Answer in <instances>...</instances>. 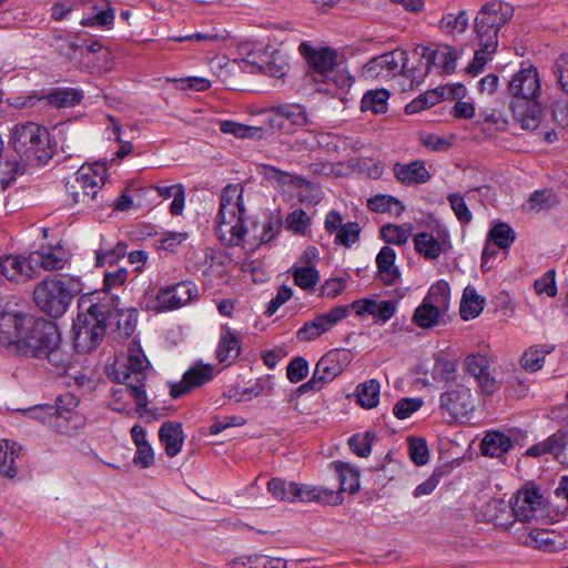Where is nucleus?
<instances>
[{
  "instance_id": "f257e3e1",
  "label": "nucleus",
  "mask_w": 568,
  "mask_h": 568,
  "mask_svg": "<svg viewBox=\"0 0 568 568\" xmlns=\"http://www.w3.org/2000/svg\"><path fill=\"white\" fill-rule=\"evenodd\" d=\"M16 354L28 357L45 358L52 366L68 371L71 363V353L61 344L58 327L44 320L32 317V325H28Z\"/></svg>"
},
{
  "instance_id": "f03ea898",
  "label": "nucleus",
  "mask_w": 568,
  "mask_h": 568,
  "mask_svg": "<svg viewBox=\"0 0 568 568\" xmlns=\"http://www.w3.org/2000/svg\"><path fill=\"white\" fill-rule=\"evenodd\" d=\"M82 292L78 278L70 276L53 277L38 284L33 291L38 307L51 317L62 316L74 296Z\"/></svg>"
},
{
  "instance_id": "7ed1b4c3",
  "label": "nucleus",
  "mask_w": 568,
  "mask_h": 568,
  "mask_svg": "<svg viewBox=\"0 0 568 568\" xmlns=\"http://www.w3.org/2000/svg\"><path fill=\"white\" fill-rule=\"evenodd\" d=\"M105 176L106 169L103 164L82 165L65 184L64 204L78 210L91 206L104 184Z\"/></svg>"
},
{
  "instance_id": "20e7f679",
  "label": "nucleus",
  "mask_w": 568,
  "mask_h": 568,
  "mask_svg": "<svg viewBox=\"0 0 568 568\" xmlns=\"http://www.w3.org/2000/svg\"><path fill=\"white\" fill-rule=\"evenodd\" d=\"M10 141L16 152L28 163L42 164L50 158L49 133L34 122L19 123L11 131Z\"/></svg>"
},
{
  "instance_id": "39448f33",
  "label": "nucleus",
  "mask_w": 568,
  "mask_h": 568,
  "mask_svg": "<svg viewBox=\"0 0 568 568\" xmlns=\"http://www.w3.org/2000/svg\"><path fill=\"white\" fill-rule=\"evenodd\" d=\"M301 48L312 70L325 81H332L339 89L349 88L353 84L352 75L338 69L343 62V55L337 50L328 47L312 48L306 44H302Z\"/></svg>"
},
{
  "instance_id": "423d86ee",
  "label": "nucleus",
  "mask_w": 568,
  "mask_h": 568,
  "mask_svg": "<svg viewBox=\"0 0 568 568\" xmlns=\"http://www.w3.org/2000/svg\"><path fill=\"white\" fill-rule=\"evenodd\" d=\"M267 490L274 498L291 503L321 501L328 505H339L343 503L341 494L332 489L318 486L297 485L294 481H287L281 478H272L267 483Z\"/></svg>"
},
{
  "instance_id": "0eeeda50",
  "label": "nucleus",
  "mask_w": 568,
  "mask_h": 568,
  "mask_svg": "<svg viewBox=\"0 0 568 568\" xmlns=\"http://www.w3.org/2000/svg\"><path fill=\"white\" fill-rule=\"evenodd\" d=\"M513 14V6L501 0H490L480 8L475 18V28L478 38L485 41L487 50L497 49L498 31Z\"/></svg>"
},
{
  "instance_id": "6e6552de",
  "label": "nucleus",
  "mask_w": 568,
  "mask_h": 568,
  "mask_svg": "<svg viewBox=\"0 0 568 568\" xmlns=\"http://www.w3.org/2000/svg\"><path fill=\"white\" fill-rule=\"evenodd\" d=\"M104 321V312L98 304L90 305L87 313L78 314L73 325L78 352L88 353L99 345L105 333Z\"/></svg>"
},
{
  "instance_id": "1a4fd4ad",
  "label": "nucleus",
  "mask_w": 568,
  "mask_h": 568,
  "mask_svg": "<svg viewBox=\"0 0 568 568\" xmlns=\"http://www.w3.org/2000/svg\"><path fill=\"white\" fill-rule=\"evenodd\" d=\"M515 517L523 523L550 521V506L545 493L534 484L519 489L511 498Z\"/></svg>"
},
{
  "instance_id": "9d476101",
  "label": "nucleus",
  "mask_w": 568,
  "mask_h": 568,
  "mask_svg": "<svg viewBox=\"0 0 568 568\" xmlns=\"http://www.w3.org/2000/svg\"><path fill=\"white\" fill-rule=\"evenodd\" d=\"M199 296L193 282H180L159 290L154 296H146L143 307L155 313L170 312L183 307Z\"/></svg>"
},
{
  "instance_id": "9b49d317",
  "label": "nucleus",
  "mask_w": 568,
  "mask_h": 568,
  "mask_svg": "<svg viewBox=\"0 0 568 568\" xmlns=\"http://www.w3.org/2000/svg\"><path fill=\"white\" fill-rule=\"evenodd\" d=\"M450 301V288L447 282L438 281L433 284L423 303L414 313V322L417 326L429 328L437 324L438 318L444 314Z\"/></svg>"
},
{
  "instance_id": "f8f14e48",
  "label": "nucleus",
  "mask_w": 568,
  "mask_h": 568,
  "mask_svg": "<svg viewBox=\"0 0 568 568\" xmlns=\"http://www.w3.org/2000/svg\"><path fill=\"white\" fill-rule=\"evenodd\" d=\"M149 367L150 363L142 348L138 344L131 343L126 356L115 362L109 371V376L121 383L145 385Z\"/></svg>"
},
{
  "instance_id": "ddd939ff",
  "label": "nucleus",
  "mask_w": 568,
  "mask_h": 568,
  "mask_svg": "<svg viewBox=\"0 0 568 568\" xmlns=\"http://www.w3.org/2000/svg\"><path fill=\"white\" fill-rule=\"evenodd\" d=\"M464 367L483 393L491 395L500 388L501 375L493 357L481 353L470 354L465 358Z\"/></svg>"
},
{
  "instance_id": "4468645a",
  "label": "nucleus",
  "mask_w": 568,
  "mask_h": 568,
  "mask_svg": "<svg viewBox=\"0 0 568 568\" xmlns=\"http://www.w3.org/2000/svg\"><path fill=\"white\" fill-rule=\"evenodd\" d=\"M118 386L112 388L110 406L118 413L130 414L133 405L140 414L148 412V395L145 385L135 383L116 382Z\"/></svg>"
},
{
  "instance_id": "2eb2a0df",
  "label": "nucleus",
  "mask_w": 568,
  "mask_h": 568,
  "mask_svg": "<svg viewBox=\"0 0 568 568\" xmlns=\"http://www.w3.org/2000/svg\"><path fill=\"white\" fill-rule=\"evenodd\" d=\"M408 62L405 50L396 49L390 52L372 58L363 68L366 79L385 80L402 74Z\"/></svg>"
},
{
  "instance_id": "dca6fc26",
  "label": "nucleus",
  "mask_w": 568,
  "mask_h": 568,
  "mask_svg": "<svg viewBox=\"0 0 568 568\" xmlns=\"http://www.w3.org/2000/svg\"><path fill=\"white\" fill-rule=\"evenodd\" d=\"M28 325H32V316L19 312H0V345L17 353Z\"/></svg>"
},
{
  "instance_id": "f3484780",
  "label": "nucleus",
  "mask_w": 568,
  "mask_h": 568,
  "mask_svg": "<svg viewBox=\"0 0 568 568\" xmlns=\"http://www.w3.org/2000/svg\"><path fill=\"white\" fill-rule=\"evenodd\" d=\"M345 356L339 351H331L323 355L315 365L312 378L302 385L304 390H320L325 384L335 379L345 367Z\"/></svg>"
},
{
  "instance_id": "a211bd4d",
  "label": "nucleus",
  "mask_w": 568,
  "mask_h": 568,
  "mask_svg": "<svg viewBox=\"0 0 568 568\" xmlns=\"http://www.w3.org/2000/svg\"><path fill=\"white\" fill-rule=\"evenodd\" d=\"M439 405L454 418L466 417L475 409V396L470 387L455 384L442 393Z\"/></svg>"
},
{
  "instance_id": "6ab92c4d",
  "label": "nucleus",
  "mask_w": 568,
  "mask_h": 568,
  "mask_svg": "<svg viewBox=\"0 0 568 568\" xmlns=\"http://www.w3.org/2000/svg\"><path fill=\"white\" fill-rule=\"evenodd\" d=\"M246 63L252 67V71L255 69L261 73L277 79L283 78L287 71V62L284 55L270 47L256 48L250 52Z\"/></svg>"
},
{
  "instance_id": "aec40b11",
  "label": "nucleus",
  "mask_w": 568,
  "mask_h": 568,
  "mask_svg": "<svg viewBox=\"0 0 568 568\" xmlns=\"http://www.w3.org/2000/svg\"><path fill=\"white\" fill-rule=\"evenodd\" d=\"M540 79L537 69L531 64H523L509 81V92L516 101H532L540 93Z\"/></svg>"
},
{
  "instance_id": "412c9836",
  "label": "nucleus",
  "mask_w": 568,
  "mask_h": 568,
  "mask_svg": "<svg viewBox=\"0 0 568 568\" xmlns=\"http://www.w3.org/2000/svg\"><path fill=\"white\" fill-rule=\"evenodd\" d=\"M214 374V366L196 363L184 373L180 383L171 385L170 394L173 398H178L191 389L210 382Z\"/></svg>"
},
{
  "instance_id": "4be33fe9",
  "label": "nucleus",
  "mask_w": 568,
  "mask_h": 568,
  "mask_svg": "<svg viewBox=\"0 0 568 568\" xmlns=\"http://www.w3.org/2000/svg\"><path fill=\"white\" fill-rule=\"evenodd\" d=\"M415 52L426 61L428 69L436 67L446 74L453 73L456 69L457 51L450 45H438L436 49L417 47Z\"/></svg>"
},
{
  "instance_id": "5701e85b",
  "label": "nucleus",
  "mask_w": 568,
  "mask_h": 568,
  "mask_svg": "<svg viewBox=\"0 0 568 568\" xmlns=\"http://www.w3.org/2000/svg\"><path fill=\"white\" fill-rule=\"evenodd\" d=\"M357 316L372 315L375 322H388L397 311V304L394 301L377 300L367 297L356 300L351 304Z\"/></svg>"
},
{
  "instance_id": "b1692460",
  "label": "nucleus",
  "mask_w": 568,
  "mask_h": 568,
  "mask_svg": "<svg viewBox=\"0 0 568 568\" xmlns=\"http://www.w3.org/2000/svg\"><path fill=\"white\" fill-rule=\"evenodd\" d=\"M545 454L552 455L561 465L568 467V434L556 433L526 450V456L529 457L537 458Z\"/></svg>"
},
{
  "instance_id": "393cba45",
  "label": "nucleus",
  "mask_w": 568,
  "mask_h": 568,
  "mask_svg": "<svg viewBox=\"0 0 568 568\" xmlns=\"http://www.w3.org/2000/svg\"><path fill=\"white\" fill-rule=\"evenodd\" d=\"M480 514L484 520L504 529H508L517 520L513 500L491 499L483 506Z\"/></svg>"
},
{
  "instance_id": "a878e982",
  "label": "nucleus",
  "mask_w": 568,
  "mask_h": 568,
  "mask_svg": "<svg viewBox=\"0 0 568 568\" xmlns=\"http://www.w3.org/2000/svg\"><path fill=\"white\" fill-rule=\"evenodd\" d=\"M308 123V116L305 108L301 104H283L274 110V116L271 120L273 128L290 131L291 126H304Z\"/></svg>"
},
{
  "instance_id": "bb28decb",
  "label": "nucleus",
  "mask_w": 568,
  "mask_h": 568,
  "mask_svg": "<svg viewBox=\"0 0 568 568\" xmlns=\"http://www.w3.org/2000/svg\"><path fill=\"white\" fill-rule=\"evenodd\" d=\"M216 236L225 245H239L245 234L243 226V216L235 215L233 219L222 217L217 215Z\"/></svg>"
},
{
  "instance_id": "cd10ccee",
  "label": "nucleus",
  "mask_w": 568,
  "mask_h": 568,
  "mask_svg": "<svg viewBox=\"0 0 568 568\" xmlns=\"http://www.w3.org/2000/svg\"><path fill=\"white\" fill-rule=\"evenodd\" d=\"M29 261L39 264L44 270L57 271L63 268L68 261V254L61 246H42L39 251L30 254Z\"/></svg>"
},
{
  "instance_id": "c85d7f7f",
  "label": "nucleus",
  "mask_w": 568,
  "mask_h": 568,
  "mask_svg": "<svg viewBox=\"0 0 568 568\" xmlns=\"http://www.w3.org/2000/svg\"><path fill=\"white\" fill-rule=\"evenodd\" d=\"M243 187L240 184L226 185L221 194L220 211L217 215L222 217L233 219L235 215L243 216Z\"/></svg>"
},
{
  "instance_id": "c756f323",
  "label": "nucleus",
  "mask_w": 568,
  "mask_h": 568,
  "mask_svg": "<svg viewBox=\"0 0 568 568\" xmlns=\"http://www.w3.org/2000/svg\"><path fill=\"white\" fill-rule=\"evenodd\" d=\"M396 179L405 184H423L429 181L430 173L423 161L416 160L410 163H396L393 169Z\"/></svg>"
},
{
  "instance_id": "7c9ffc66",
  "label": "nucleus",
  "mask_w": 568,
  "mask_h": 568,
  "mask_svg": "<svg viewBox=\"0 0 568 568\" xmlns=\"http://www.w3.org/2000/svg\"><path fill=\"white\" fill-rule=\"evenodd\" d=\"M396 252L390 246H383L376 255V266L379 280L386 285H393L400 276L395 265Z\"/></svg>"
},
{
  "instance_id": "2f4dec72",
  "label": "nucleus",
  "mask_w": 568,
  "mask_h": 568,
  "mask_svg": "<svg viewBox=\"0 0 568 568\" xmlns=\"http://www.w3.org/2000/svg\"><path fill=\"white\" fill-rule=\"evenodd\" d=\"M511 448L513 440L498 430L487 432L480 444L481 454L491 458H503Z\"/></svg>"
},
{
  "instance_id": "473e14b6",
  "label": "nucleus",
  "mask_w": 568,
  "mask_h": 568,
  "mask_svg": "<svg viewBox=\"0 0 568 568\" xmlns=\"http://www.w3.org/2000/svg\"><path fill=\"white\" fill-rule=\"evenodd\" d=\"M159 437L169 457H174L182 450L184 434L181 424L173 422L164 423L160 427Z\"/></svg>"
},
{
  "instance_id": "72a5a7b5",
  "label": "nucleus",
  "mask_w": 568,
  "mask_h": 568,
  "mask_svg": "<svg viewBox=\"0 0 568 568\" xmlns=\"http://www.w3.org/2000/svg\"><path fill=\"white\" fill-rule=\"evenodd\" d=\"M21 454V446L9 439L0 440V475L13 478L18 474L16 459Z\"/></svg>"
},
{
  "instance_id": "f704fd0d",
  "label": "nucleus",
  "mask_w": 568,
  "mask_h": 568,
  "mask_svg": "<svg viewBox=\"0 0 568 568\" xmlns=\"http://www.w3.org/2000/svg\"><path fill=\"white\" fill-rule=\"evenodd\" d=\"M515 120L524 130L532 131L539 125V109L535 100L516 101L513 104Z\"/></svg>"
},
{
  "instance_id": "c9c22d12",
  "label": "nucleus",
  "mask_w": 568,
  "mask_h": 568,
  "mask_svg": "<svg viewBox=\"0 0 568 568\" xmlns=\"http://www.w3.org/2000/svg\"><path fill=\"white\" fill-rule=\"evenodd\" d=\"M240 341L229 328L223 327L216 348V356L220 363H231L240 355Z\"/></svg>"
},
{
  "instance_id": "e433bc0d",
  "label": "nucleus",
  "mask_w": 568,
  "mask_h": 568,
  "mask_svg": "<svg viewBox=\"0 0 568 568\" xmlns=\"http://www.w3.org/2000/svg\"><path fill=\"white\" fill-rule=\"evenodd\" d=\"M29 264L26 258L7 255L0 258V273L10 281H22L30 276Z\"/></svg>"
},
{
  "instance_id": "4c0bfd02",
  "label": "nucleus",
  "mask_w": 568,
  "mask_h": 568,
  "mask_svg": "<svg viewBox=\"0 0 568 568\" xmlns=\"http://www.w3.org/2000/svg\"><path fill=\"white\" fill-rule=\"evenodd\" d=\"M485 300L478 295L475 287L467 286L464 290L460 302V316L463 320H471L477 317L484 310Z\"/></svg>"
},
{
  "instance_id": "58836bf2",
  "label": "nucleus",
  "mask_w": 568,
  "mask_h": 568,
  "mask_svg": "<svg viewBox=\"0 0 568 568\" xmlns=\"http://www.w3.org/2000/svg\"><path fill=\"white\" fill-rule=\"evenodd\" d=\"M335 470L338 474L341 483L339 490L337 493L343 496V493L355 494L359 489V471L348 464L337 462L335 463ZM336 493V490H334ZM344 499V497H342Z\"/></svg>"
},
{
  "instance_id": "ea45409f",
  "label": "nucleus",
  "mask_w": 568,
  "mask_h": 568,
  "mask_svg": "<svg viewBox=\"0 0 568 568\" xmlns=\"http://www.w3.org/2000/svg\"><path fill=\"white\" fill-rule=\"evenodd\" d=\"M367 207L376 213H387L392 216H399L405 206L403 203L392 195L377 194L367 200Z\"/></svg>"
},
{
  "instance_id": "a19ab883",
  "label": "nucleus",
  "mask_w": 568,
  "mask_h": 568,
  "mask_svg": "<svg viewBox=\"0 0 568 568\" xmlns=\"http://www.w3.org/2000/svg\"><path fill=\"white\" fill-rule=\"evenodd\" d=\"M358 404L366 409L374 408L379 403L381 384L377 379H368L356 386Z\"/></svg>"
},
{
  "instance_id": "79ce46f5",
  "label": "nucleus",
  "mask_w": 568,
  "mask_h": 568,
  "mask_svg": "<svg viewBox=\"0 0 568 568\" xmlns=\"http://www.w3.org/2000/svg\"><path fill=\"white\" fill-rule=\"evenodd\" d=\"M415 250L426 260H435L444 252V243L429 233H418L414 237Z\"/></svg>"
},
{
  "instance_id": "37998d69",
  "label": "nucleus",
  "mask_w": 568,
  "mask_h": 568,
  "mask_svg": "<svg viewBox=\"0 0 568 568\" xmlns=\"http://www.w3.org/2000/svg\"><path fill=\"white\" fill-rule=\"evenodd\" d=\"M550 345H535L529 347L521 356V367L527 372L539 371L545 363V358L552 352Z\"/></svg>"
},
{
  "instance_id": "c03bdc74",
  "label": "nucleus",
  "mask_w": 568,
  "mask_h": 568,
  "mask_svg": "<svg viewBox=\"0 0 568 568\" xmlns=\"http://www.w3.org/2000/svg\"><path fill=\"white\" fill-rule=\"evenodd\" d=\"M413 225L410 223L386 224L381 227L382 239L389 244L404 245L412 236Z\"/></svg>"
},
{
  "instance_id": "a18cd8bd",
  "label": "nucleus",
  "mask_w": 568,
  "mask_h": 568,
  "mask_svg": "<svg viewBox=\"0 0 568 568\" xmlns=\"http://www.w3.org/2000/svg\"><path fill=\"white\" fill-rule=\"evenodd\" d=\"M469 17L465 10L457 13H447L439 21V29L449 36H458L466 31Z\"/></svg>"
},
{
  "instance_id": "49530a36",
  "label": "nucleus",
  "mask_w": 568,
  "mask_h": 568,
  "mask_svg": "<svg viewBox=\"0 0 568 568\" xmlns=\"http://www.w3.org/2000/svg\"><path fill=\"white\" fill-rule=\"evenodd\" d=\"M293 281L300 288L311 292L314 291L320 282V272L317 267L291 266L290 270Z\"/></svg>"
},
{
  "instance_id": "de8ad7c7",
  "label": "nucleus",
  "mask_w": 568,
  "mask_h": 568,
  "mask_svg": "<svg viewBox=\"0 0 568 568\" xmlns=\"http://www.w3.org/2000/svg\"><path fill=\"white\" fill-rule=\"evenodd\" d=\"M82 95L72 88L55 89L45 95L47 102L55 108H69L78 104Z\"/></svg>"
},
{
  "instance_id": "09e8293b",
  "label": "nucleus",
  "mask_w": 568,
  "mask_h": 568,
  "mask_svg": "<svg viewBox=\"0 0 568 568\" xmlns=\"http://www.w3.org/2000/svg\"><path fill=\"white\" fill-rule=\"evenodd\" d=\"M282 221L280 217H267L260 223H255L252 229V236L258 243H268L280 232Z\"/></svg>"
},
{
  "instance_id": "8fccbe9b",
  "label": "nucleus",
  "mask_w": 568,
  "mask_h": 568,
  "mask_svg": "<svg viewBox=\"0 0 568 568\" xmlns=\"http://www.w3.org/2000/svg\"><path fill=\"white\" fill-rule=\"evenodd\" d=\"M347 305H338L331 308L328 312L316 316L313 322L317 326L321 334L331 331L339 321L348 315Z\"/></svg>"
},
{
  "instance_id": "3c124183",
  "label": "nucleus",
  "mask_w": 568,
  "mask_h": 568,
  "mask_svg": "<svg viewBox=\"0 0 568 568\" xmlns=\"http://www.w3.org/2000/svg\"><path fill=\"white\" fill-rule=\"evenodd\" d=\"M114 11L106 3L102 7L95 6L91 16L82 18L81 24L83 27H104L111 29L114 22Z\"/></svg>"
},
{
  "instance_id": "603ef678",
  "label": "nucleus",
  "mask_w": 568,
  "mask_h": 568,
  "mask_svg": "<svg viewBox=\"0 0 568 568\" xmlns=\"http://www.w3.org/2000/svg\"><path fill=\"white\" fill-rule=\"evenodd\" d=\"M220 130L240 139H262L264 135V130L260 126L244 125L234 121L221 122Z\"/></svg>"
},
{
  "instance_id": "864d4df0",
  "label": "nucleus",
  "mask_w": 568,
  "mask_h": 568,
  "mask_svg": "<svg viewBox=\"0 0 568 568\" xmlns=\"http://www.w3.org/2000/svg\"><path fill=\"white\" fill-rule=\"evenodd\" d=\"M388 98L389 94L386 90L368 91L361 101V108L363 111H371L374 114L385 113Z\"/></svg>"
},
{
  "instance_id": "5fc2aeb1",
  "label": "nucleus",
  "mask_w": 568,
  "mask_h": 568,
  "mask_svg": "<svg viewBox=\"0 0 568 568\" xmlns=\"http://www.w3.org/2000/svg\"><path fill=\"white\" fill-rule=\"evenodd\" d=\"M156 191L164 199H173L170 205L172 214L180 215L183 212L185 195L182 184L159 185L156 186Z\"/></svg>"
},
{
  "instance_id": "6e6d98bb",
  "label": "nucleus",
  "mask_w": 568,
  "mask_h": 568,
  "mask_svg": "<svg viewBox=\"0 0 568 568\" xmlns=\"http://www.w3.org/2000/svg\"><path fill=\"white\" fill-rule=\"evenodd\" d=\"M521 541L528 547L547 551H554L556 549L552 532L544 529L530 530L523 537Z\"/></svg>"
},
{
  "instance_id": "4d7b16f0",
  "label": "nucleus",
  "mask_w": 568,
  "mask_h": 568,
  "mask_svg": "<svg viewBox=\"0 0 568 568\" xmlns=\"http://www.w3.org/2000/svg\"><path fill=\"white\" fill-rule=\"evenodd\" d=\"M487 240L498 248H508L515 241V232L508 224L498 223L491 226Z\"/></svg>"
},
{
  "instance_id": "13d9d810",
  "label": "nucleus",
  "mask_w": 568,
  "mask_h": 568,
  "mask_svg": "<svg viewBox=\"0 0 568 568\" xmlns=\"http://www.w3.org/2000/svg\"><path fill=\"white\" fill-rule=\"evenodd\" d=\"M226 260L221 253L213 250L204 252V260L202 263V273L207 276L219 277L225 272L224 261Z\"/></svg>"
},
{
  "instance_id": "bf43d9fd",
  "label": "nucleus",
  "mask_w": 568,
  "mask_h": 568,
  "mask_svg": "<svg viewBox=\"0 0 568 568\" xmlns=\"http://www.w3.org/2000/svg\"><path fill=\"white\" fill-rule=\"evenodd\" d=\"M534 290L539 296L555 297L558 292L555 270H548L542 276L535 280Z\"/></svg>"
},
{
  "instance_id": "052dcab7",
  "label": "nucleus",
  "mask_w": 568,
  "mask_h": 568,
  "mask_svg": "<svg viewBox=\"0 0 568 568\" xmlns=\"http://www.w3.org/2000/svg\"><path fill=\"white\" fill-rule=\"evenodd\" d=\"M440 100V95L435 91H428L420 94L418 98L410 101L406 106L405 111L407 114L418 113L427 108L437 104Z\"/></svg>"
},
{
  "instance_id": "680f3d73",
  "label": "nucleus",
  "mask_w": 568,
  "mask_h": 568,
  "mask_svg": "<svg viewBox=\"0 0 568 568\" xmlns=\"http://www.w3.org/2000/svg\"><path fill=\"white\" fill-rule=\"evenodd\" d=\"M424 402L416 397H405L399 399L393 407V414L399 419H406L417 412Z\"/></svg>"
},
{
  "instance_id": "e2e57ef3",
  "label": "nucleus",
  "mask_w": 568,
  "mask_h": 568,
  "mask_svg": "<svg viewBox=\"0 0 568 568\" xmlns=\"http://www.w3.org/2000/svg\"><path fill=\"white\" fill-rule=\"evenodd\" d=\"M456 364L450 359L437 357L433 367V378L438 382H448L455 377Z\"/></svg>"
},
{
  "instance_id": "0e129e2a",
  "label": "nucleus",
  "mask_w": 568,
  "mask_h": 568,
  "mask_svg": "<svg viewBox=\"0 0 568 568\" xmlns=\"http://www.w3.org/2000/svg\"><path fill=\"white\" fill-rule=\"evenodd\" d=\"M126 254V244L119 242L112 248H101L97 252V265L113 264Z\"/></svg>"
},
{
  "instance_id": "69168bd1",
  "label": "nucleus",
  "mask_w": 568,
  "mask_h": 568,
  "mask_svg": "<svg viewBox=\"0 0 568 568\" xmlns=\"http://www.w3.org/2000/svg\"><path fill=\"white\" fill-rule=\"evenodd\" d=\"M243 561L244 565H248L251 568H286V561L282 558L266 557L263 555H250Z\"/></svg>"
},
{
  "instance_id": "338daca9",
  "label": "nucleus",
  "mask_w": 568,
  "mask_h": 568,
  "mask_svg": "<svg viewBox=\"0 0 568 568\" xmlns=\"http://www.w3.org/2000/svg\"><path fill=\"white\" fill-rule=\"evenodd\" d=\"M308 375V363L303 357H295L286 368V376L291 383H298Z\"/></svg>"
},
{
  "instance_id": "774afa93",
  "label": "nucleus",
  "mask_w": 568,
  "mask_h": 568,
  "mask_svg": "<svg viewBox=\"0 0 568 568\" xmlns=\"http://www.w3.org/2000/svg\"><path fill=\"white\" fill-rule=\"evenodd\" d=\"M347 286V281L342 277H332L326 280L321 288H320V295L322 297L334 300L337 296H339Z\"/></svg>"
}]
</instances>
